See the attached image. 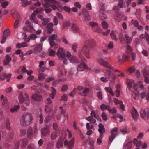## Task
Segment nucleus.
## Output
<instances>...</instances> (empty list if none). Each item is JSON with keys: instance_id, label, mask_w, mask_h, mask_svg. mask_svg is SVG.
Wrapping results in <instances>:
<instances>
[{"instance_id": "obj_62", "label": "nucleus", "mask_w": 149, "mask_h": 149, "mask_svg": "<svg viewBox=\"0 0 149 149\" xmlns=\"http://www.w3.org/2000/svg\"><path fill=\"white\" fill-rule=\"evenodd\" d=\"M97 111H92L91 113V115L95 118H97L98 115L96 114V113Z\"/></svg>"}, {"instance_id": "obj_49", "label": "nucleus", "mask_w": 149, "mask_h": 149, "mask_svg": "<svg viewBox=\"0 0 149 149\" xmlns=\"http://www.w3.org/2000/svg\"><path fill=\"white\" fill-rule=\"evenodd\" d=\"M19 108V106H16L10 109V111L12 113H14L17 111Z\"/></svg>"}, {"instance_id": "obj_41", "label": "nucleus", "mask_w": 149, "mask_h": 149, "mask_svg": "<svg viewBox=\"0 0 149 149\" xmlns=\"http://www.w3.org/2000/svg\"><path fill=\"white\" fill-rule=\"evenodd\" d=\"M54 143L53 141H49L47 145V149H50L54 146Z\"/></svg>"}, {"instance_id": "obj_51", "label": "nucleus", "mask_w": 149, "mask_h": 149, "mask_svg": "<svg viewBox=\"0 0 149 149\" xmlns=\"http://www.w3.org/2000/svg\"><path fill=\"white\" fill-rule=\"evenodd\" d=\"M45 77L43 73H40L38 75V79L39 80H41L44 79Z\"/></svg>"}, {"instance_id": "obj_7", "label": "nucleus", "mask_w": 149, "mask_h": 149, "mask_svg": "<svg viewBox=\"0 0 149 149\" xmlns=\"http://www.w3.org/2000/svg\"><path fill=\"white\" fill-rule=\"evenodd\" d=\"M40 10L38 9H36L31 14L30 19L31 21L36 24L38 23V21L36 19V15L40 12Z\"/></svg>"}, {"instance_id": "obj_11", "label": "nucleus", "mask_w": 149, "mask_h": 149, "mask_svg": "<svg viewBox=\"0 0 149 149\" xmlns=\"http://www.w3.org/2000/svg\"><path fill=\"white\" fill-rule=\"evenodd\" d=\"M98 127L99 128L98 129V131L100 134V137L102 139L103 138V134L105 132V130L103 125L101 123H100L99 124Z\"/></svg>"}, {"instance_id": "obj_26", "label": "nucleus", "mask_w": 149, "mask_h": 149, "mask_svg": "<svg viewBox=\"0 0 149 149\" xmlns=\"http://www.w3.org/2000/svg\"><path fill=\"white\" fill-rule=\"evenodd\" d=\"M53 26V24L52 23H50L48 24H47V28L49 29L48 31V33L50 34L53 31V29L52 28Z\"/></svg>"}, {"instance_id": "obj_61", "label": "nucleus", "mask_w": 149, "mask_h": 149, "mask_svg": "<svg viewBox=\"0 0 149 149\" xmlns=\"http://www.w3.org/2000/svg\"><path fill=\"white\" fill-rule=\"evenodd\" d=\"M26 132V130L25 129H21L20 130V135L22 136H24Z\"/></svg>"}, {"instance_id": "obj_52", "label": "nucleus", "mask_w": 149, "mask_h": 149, "mask_svg": "<svg viewBox=\"0 0 149 149\" xmlns=\"http://www.w3.org/2000/svg\"><path fill=\"white\" fill-rule=\"evenodd\" d=\"M91 123H88L86 124V128L87 130L92 129L93 127V125L91 124Z\"/></svg>"}, {"instance_id": "obj_4", "label": "nucleus", "mask_w": 149, "mask_h": 149, "mask_svg": "<svg viewBox=\"0 0 149 149\" xmlns=\"http://www.w3.org/2000/svg\"><path fill=\"white\" fill-rule=\"evenodd\" d=\"M56 54L59 58H66L65 50L62 47L59 48L56 53Z\"/></svg>"}, {"instance_id": "obj_50", "label": "nucleus", "mask_w": 149, "mask_h": 149, "mask_svg": "<svg viewBox=\"0 0 149 149\" xmlns=\"http://www.w3.org/2000/svg\"><path fill=\"white\" fill-rule=\"evenodd\" d=\"M70 24L69 21H67L64 23L63 25V28L64 29L65 28L68 27L70 26Z\"/></svg>"}, {"instance_id": "obj_47", "label": "nucleus", "mask_w": 149, "mask_h": 149, "mask_svg": "<svg viewBox=\"0 0 149 149\" xmlns=\"http://www.w3.org/2000/svg\"><path fill=\"white\" fill-rule=\"evenodd\" d=\"M139 93L138 91H135L134 92V94H133V96L134 97V98L137 100L139 98Z\"/></svg>"}, {"instance_id": "obj_60", "label": "nucleus", "mask_w": 149, "mask_h": 149, "mask_svg": "<svg viewBox=\"0 0 149 149\" xmlns=\"http://www.w3.org/2000/svg\"><path fill=\"white\" fill-rule=\"evenodd\" d=\"M13 131L12 130H10L8 135V138L10 139H12L13 137Z\"/></svg>"}, {"instance_id": "obj_45", "label": "nucleus", "mask_w": 149, "mask_h": 149, "mask_svg": "<svg viewBox=\"0 0 149 149\" xmlns=\"http://www.w3.org/2000/svg\"><path fill=\"white\" fill-rule=\"evenodd\" d=\"M0 3L1 4V6L3 8L6 7L9 4V3L8 1L3 2L0 1Z\"/></svg>"}, {"instance_id": "obj_29", "label": "nucleus", "mask_w": 149, "mask_h": 149, "mask_svg": "<svg viewBox=\"0 0 149 149\" xmlns=\"http://www.w3.org/2000/svg\"><path fill=\"white\" fill-rule=\"evenodd\" d=\"M27 71V70L25 67L21 66L19 68L18 72L19 74H22L26 73Z\"/></svg>"}, {"instance_id": "obj_38", "label": "nucleus", "mask_w": 149, "mask_h": 149, "mask_svg": "<svg viewBox=\"0 0 149 149\" xmlns=\"http://www.w3.org/2000/svg\"><path fill=\"white\" fill-rule=\"evenodd\" d=\"M86 119L88 121H91L90 123H95L96 122L95 119H93V117L91 116L86 118Z\"/></svg>"}, {"instance_id": "obj_55", "label": "nucleus", "mask_w": 149, "mask_h": 149, "mask_svg": "<svg viewBox=\"0 0 149 149\" xmlns=\"http://www.w3.org/2000/svg\"><path fill=\"white\" fill-rule=\"evenodd\" d=\"M6 128L9 130H10L11 128L10 126V121L8 119H6Z\"/></svg>"}, {"instance_id": "obj_23", "label": "nucleus", "mask_w": 149, "mask_h": 149, "mask_svg": "<svg viewBox=\"0 0 149 149\" xmlns=\"http://www.w3.org/2000/svg\"><path fill=\"white\" fill-rule=\"evenodd\" d=\"M72 31L75 33H78L79 32L78 26L76 24H72Z\"/></svg>"}, {"instance_id": "obj_37", "label": "nucleus", "mask_w": 149, "mask_h": 149, "mask_svg": "<svg viewBox=\"0 0 149 149\" xmlns=\"http://www.w3.org/2000/svg\"><path fill=\"white\" fill-rule=\"evenodd\" d=\"M105 89L107 92L110 93L112 96H114V93L112 89L111 88L105 87Z\"/></svg>"}, {"instance_id": "obj_54", "label": "nucleus", "mask_w": 149, "mask_h": 149, "mask_svg": "<svg viewBox=\"0 0 149 149\" xmlns=\"http://www.w3.org/2000/svg\"><path fill=\"white\" fill-rule=\"evenodd\" d=\"M120 131L121 132L122 134H124L126 133H128L127 129L126 128H123L120 130Z\"/></svg>"}, {"instance_id": "obj_58", "label": "nucleus", "mask_w": 149, "mask_h": 149, "mask_svg": "<svg viewBox=\"0 0 149 149\" xmlns=\"http://www.w3.org/2000/svg\"><path fill=\"white\" fill-rule=\"evenodd\" d=\"M78 47V45L77 43H74L72 45V48L74 52H77L76 49Z\"/></svg>"}, {"instance_id": "obj_8", "label": "nucleus", "mask_w": 149, "mask_h": 149, "mask_svg": "<svg viewBox=\"0 0 149 149\" xmlns=\"http://www.w3.org/2000/svg\"><path fill=\"white\" fill-rule=\"evenodd\" d=\"M18 98L19 100V102L20 103H23L24 102V100H25V104L26 106H29L30 104V102L29 100L25 99L23 97V93L22 92H20L19 93Z\"/></svg>"}, {"instance_id": "obj_32", "label": "nucleus", "mask_w": 149, "mask_h": 149, "mask_svg": "<svg viewBox=\"0 0 149 149\" xmlns=\"http://www.w3.org/2000/svg\"><path fill=\"white\" fill-rule=\"evenodd\" d=\"M118 37L120 43L123 45L125 44V40L123 35L121 34H120Z\"/></svg>"}, {"instance_id": "obj_12", "label": "nucleus", "mask_w": 149, "mask_h": 149, "mask_svg": "<svg viewBox=\"0 0 149 149\" xmlns=\"http://www.w3.org/2000/svg\"><path fill=\"white\" fill-rule=\"evenodd\" d=\"M31 98L34 100L40 101L42 100V95L39 93H35L33 94Z\"/></svg>"}, {"instance_id": "obj_64", "label": "nucleus", "mask_w": 149, "mask_h": 149, "mask_svg": "<svg viewBox=\"0 0 149 149\" xmlns=\"http://www.w3.org/2000/svg\"><path fill=\"white\" fill-rule=\"evenodd\" d=\"M52 117L49 115L47 116L45 119L44 121L46 123H47L50 120Z\"/></svg>"}, {"instance_id": "obj_21", "label": "nucleus", "mask_w": 149, "mask_h": 149, "mask_svg": "<svg viewBox=\"0 0 149 149\" xmlns=\"http://www.w3.org/2000/svg\"><path fill=\"white\" fill-rule=\"evenodd\" d=\"M86 68V65L84 63H83L79 65L77 68V70L79 71H81L84 70Z\"/></svg>"}, {"instance_id": "obj_40", "label": "nucleus", "mask_w": 149, "mask_h": 149, "mask_svg": "<svg viewBox=\"0 0 149 149\" xmlns=\"http://www.w3.org/2000/svg\"><path fill=\"white\" fill-rule=\"evenodd\" d=\"M10 34V31L8 29H5L4 32L3 34V37H7L9 36Z\"/></svg>"}, {"instance_id": "obj_36", "label": "nucleus", "mask_w": 149, "mask_h": 149, "mask_svg": "<svg viewBox=\"0 0 149 149\" xmlns=\"http://www.w3.org/2000/svg\"><path fill=\"white\" fill-rule=\"evenodd\" d=\"M22 3V5L23 6H25L27 5L31 4L32 3L31 1H30L28 2L27 0H21Z\"/></svg>"}, {"instance_id": "obj_17", "label": "nucleus", "mask_w": 149, "mask_h": 149, "mask_svg": "<svg viewBox=\"0 0 149 149\" xmlns=\"http://www.w3.org/2000/svg\"><path fill=\"white\" fill-rule=\"evenodd\" d=\"M49 128L48 126H47L45 127L42 128L41 130V132L42 134L44 136H45L49 132Z\"/></svg>"}, {"instance_id": "obj_56", "label": "nucleus", "mask_w": 149, "mask_h": 149, "mask_svg": "<svg viewBox=\"0 0 149 149\" xmlns=\"http://www.w3.org/2000/svg\"><path fill=\"white\" fill-rule=\"evenodd\" d=\"M39 123L41 124L43 123L44 118L43 117V116L42 114H40L39 116Z\"/></svg>"}, {"instance_id": "obj_63", "label": "nucleus", "mask_w": 149, "mask_h": 149, "mask_svg": "<svg viewBox=\"0 0 149 149\" xmlns=\"http://www.w3.org/2000/svg\"><path fill=\"white\" fill-rule=\"evenodd\" d=\"M113 102L115 103V104H121L122 103V102L121 101H119L118 99L114 98L113 100Z\"/></svg>"}, {"instance_id": "obj_59", "label": "nucleus", "mask_w": 149, "mask_h": 149, "mask_svg": "<svg viewBox=\"0 0 149 149\" xmlns=\"http://www.w3.org/2000/svg\"><path fill=\"white\" fill-rule=\"evenodd\" d=\"M124 0H119V2L118 3V6L120 8H122L123 6V1Z\"/></svg>"}, {"instance_id": "obj_53", "label": "nucleus", "mask_w": 149, "mask_h": 149, "mask_svg": "<svg viewBox=\"0 0 149 149\" xmlns=\"http://www.w3.org/2000/svg\"><path fill=\"white\" fill-rule=\"evenodd\" d=\"M109 78L111 81H115L116 77L115 75L113 73L111 75L109 76Z\"/></svg>"}, {"instance_id": "obj_2", "label": "nucleus", "mask_w": 149, "mask_h": 149, "mask_svg": "<svg viewBox=\"0 0 149 149\" xmlns=\"http://www.w3.org/2000/svg\"><path fill=\"white\" fill-rule=\"evenodd\" d=\"M118 130V129L117 127H115L111 130L110 133L111 135L109 138V144H111L115 137L118 135V134L117 132Z\"/></svg>"}, {"instance_id": "obj_1", "label": "nucleus", "mask_w": 149, "mask_h": 149, "mask_svg": "<svg viewBox=\"0 0 149 149\" xmlns=\"http://www.w3.org/2000/svg\"><path fill=\"white\" fill-rule=\"evenodd\" d=\"M33 118L32 115L29 112L24 113L21 117L20 123L23 126L26 127L32 123Z\"/></svg>"}, {"instance_id": "obj_39", "label": "nucleus", "mask_w": 149, "mask_h": 149, "mask_svg": "<svg viewBox=\"0 0 149 149\" xmlns=\"http://www.w3.org/2000/svg\"><path fill=\"white\" fill-rule=\"evenodd\" d=\"M74 139H72L69 142L68 148L70 149H72L74 145Z\"/></svg>"}, {"instance_id": "obj_34", "label": "nucleus", "mask_w": 149, "mask_h": 149, "mask_svg": "<svg viewBox=\"0 0 149 149\" xmlns=\"http://www.w3.org/2000/svg\"><path fill=\"white\" fill-rule=\"evenodd\" d=\"M33 129L31 127H29L27 132V134L28 137H31L33 134Z\"/></svg>"}, {"instance_id": "obj_13", "label": "nucleus", "mask_w": 149, "mask_h": 149, "mask_svg": "<svg viewBox=\"0 0 149 149\" xmlns=\"http://www.w3.org/2000/svg\"><path fill=\"white\" fill-rule=\"evenodd\" d=\"M42 44L37 45L33 49V52L35 54L40 53L42 51Z\"/></svg>"}, {"instance_id": "obj_27", "label": "nucleus", "mask_w": 149, "mask_h": 149, "mask_svg": "<svg viewBox=\"0 0 149 149\" xmlns=\"http://www.w3.org/2000/svg\"><path fill=\"white\" fill-rule=\"evenodd\" d=\"M39 38V36H37L36 34H31L27 38L29 40L26 41L27 42H29L30 39L32 40H35L37 38Z\"/></svg>"}, {"instance_id": "obj_31", "label": "nucleus", "mask_w": 149, "mask_h": 149, "mask_svg": "<svg viewBox=\"0 0 149 149\" xmlns=\"http://www.w3.org/2000/svg\"><path fill=\"white\" fill-rule=\"evenodd\" d=\"M142 72L144 77H149V70L145 68L142 70Z\"/></svg>"}, {"instance_id": "obj_22", "label": "nucleus", "mask_w": 149, "mask_h": 149, "mask_svg": "<svg viewBox=\"0 0 149 149\" xmlns=\"http://www.w3.org/2000/svg\"><path fill=\"white\" fill-rule=\"evenodd\" d=\"M83 16L85 19L87 21H89L91 20V17L88 14V13L86 9H85L84 10Z\"/></svg>"}, {"instance_id": "obj_43", "label": "nucleus", "mask_w": 149, "mask_h": 149, "mask_svg": "<svg viewBox=\"0 0 149 149\" xmlns=\"http://www.w3.org/2000/svg\"><path fill=\"white\" fill-rule=\"evenodd\" d=\"M2 105L6 107H8L9 106V103L6 98H4L2 103Z\"/></svg>"}, {"instance_id": "obj_28", "label": "nucleus", "mask_w": 149, "mask_h": 149, "mask_svg": "<svg viewBox=\"0 0 149 149\" xmlns=\"http://www.w3.org/2000/svg\"><path fill=\"white\" fill-rule=\"evenodd\" d=\"M99 18L101 20H104L106 19L107 17V15L104 13V12L99 13Z\"/></svg>"}, {"instance_id": "obj_9", "label": "nucleus", "mask_w": 149, "mask_h": 149, "mask_svg": "<svg viewBox=\"0 0 149 149\" xmlns=\"http://www.w3.org/2000/svg\"><path fill=\"white\" fill-rule=\"evenodd\" d=\"M46 3L44 4L43 6L45 7H48L54 4H58V2L55 0H44Z\"/></svg>"}, {"instance_id": "obj_44", "label": "nucleus", "mask_w": 149, "mask_h": 149, "mask_svg": "<svg viewBox=\"0 0 149 149\" xmlns=\"http://www.w3.org/2000/svg\"><path fill=\"white\" fill-rule=\"evenodd\" d=\"M25 24L27 25H28L27 26L28 27L30 28V29L29 31L30 32H32V30H34L33 27L31 25V24L30 23L29 21L28 20L26 21L25 23Z\"/></svg>"}, {"instance_id": "obj_46", "label": "nucleus", "mask_w": 149, "mask_h": 149, "mask_svg": "<svg viewBox=\"0 0 149 149\" xmlns=\"http://www.w3.org/2000/svg\"><path fill=\"white\" fill-rule=\"evenodd\" d=\"M101 24V26L102 27L105 29H107L109 26L107 22L104 21L102 22Z\"/></svg>"}, {"instance_id": "obj_19", "label": "nucleus", "mask_w": 149, "mask_h": 149, "mask_svg": "<svg viewBox=\"0 0 149 149\" xmlns=\"http://www.w3.org/2000/svg\"><path fill=\"white\" fill-rule=\"evenodd\" d=\"M56 147L57 148H59L63 146V138L60 137L56 142Z\"/></svg>"}, {"instance_id": "obj_5", "label": "nucleus", "mask_w": 149, "mask_h": 149, "mask_svg": "<svg viewBox=\"0 0 149 149\" xmlns=\"http://www.w3.org/2000/svg\"><path fill=\"white\" fill-rule=\"evenodd\" d=\"M99 63L101 65L107 68L110 70H113L112 67L108 62L105 61L103 59H100L98 60Z\"/></svg>"}, {"instance_id": "obj_20", "label": "nucleus", "mask_w": 149, "mask_h": 149, "mask_svg": "<svg viewBox=\"0 0 149 149\" xmlns=\"http://www.w3.org/2000/svg\"><path fill=\"white\" fill-rule=\"evenodd\" d=\"M125 42L127 44L131 43L132 41V38L130 37L127 34H125L124 35Z\"/></svg>"}, {"instance_id": "obj_35", "label": "nucleus", "mask_w": 149, "mask_h": 149, "mask_svg": "<svg viewBox=\"0 0 149 149\" xmlns=\"http://www.w3.org/2000/svg\"><path fill=\"white\" fill-rule=\"evenodd\" d=\"M99 13L104 12L105 10V8L104 4L102 3L100 5L99 8Z\"/></svg>"}, {"instance_id": "obj_14", "label": "nucleus", "mask_w": 149, "mask_h": 149, "mask_svg": "<svg viewBox=\"0 0 149 149\" xmlns=\"http://www.w3.org/2000/svg\"><path fill=\"white\" fill-rule=\"evenodd\" d=\"M85 43L89 47L91 48L94 47L96 45V43L93 40H87L85 42Z\"/></svg>"}, {"instance_id": "obj_33", "label": "nucleus", "mask_w": 149, "mask_h": 149, "mask_svg": "<svg viewBox=\"0 0 149 149\" xmlns=\"http://www.w3.org/2000/svg\"><path fill=\"white\" fill-rule=\"evenodd\" d=\"M115 31L113 30H112L111 32L110 35L112 39L116 41H117L118 40V38L116 37L115 35Z\"/></svg>"}, {"instance_id": "obj_10", "label": "nucleus", "mask_w": 149, "mask_h": 149, "mask_svg": "<svg viewBox=\"0 0 149 149\" xmlns=\"http://www.w3.org/2000/svg\"><path fill=\"white\" fill-rule=\"evenodd\" d=\"M140 113V116L142 118H144L145 117L148 118L149 117V108L141 110Z\"/></svg>"}, {"instance_id": "obj_30", "label": "nucleus", "mask_w": 149, "mask_h": 149, "mask_svg": "<svg viewBox=\"0 0 149 149\" xmlns=\"http://www.w3.org/2000/svg\"><path fill=\"white\" fill-rule=\"evenodd\" d=\"M58 136V133L56 131L52 132L51 135V139L52 140L55 139Z\"/></svg>"}, {"instance_id": "obj_48", "label": "nucleus", "mask_w": 149, "mask_h": 149, "mask_svg": "<svg viewBox=\"0 0 149 149\" xmlns=\"http://www.w3.org/2000/svg\"><path fill=\"white\" fill-rule=\"evenodd\" d=\"M131 23L133 24L135 27H137L138 26L139 22L137 20L132 19L131 21Z\"/></svg>"}, {"instance_id": "obj_57", "label": "nucleus", "mask_w": 149, "mask_h": 149, "mask_svg": "<svg viewBox=\"0 0 149 149\" xmlns=\"http://www.w3.org/2000/svg\"><path fill=\"white\" fill-rule=\"evenodd\" d=\"M97 94L98 99L100 100L102 99L103 94L100 91L98 92Z\"/></svg>"}, {"instance_id": "obj_24", "label": "nucleus", "mask_w": 149, "mask_h": 149, "mask_svg": "<svg viewBox=\"0 0 149 149\" xmlns=\"http://www.w3.org/2000/svg\"><path fill=\"white\" fill-rule=\"evenodd\" d=\"M21 147L24 148L26 147L28 143V139H23L21 140Z\"/></svg>"}, {"instance_id": "obj_15", "label": "nucleus", "mask_w": 149, "mask_h": 149, "mask_svg": "<svg viewBox=\"0 0 149 149\" xmlns=\"http://www.w3.org/2000/svg\"><path fill=\"white\" fill-rule=\"evenodd\" d=\"M90 25L94 27L93 30L95 31L100 33L101 31V30L98 27V24L95 22H91L89 23Z\"/></svg>"}, {"instance_id": "obj_16", "label": "nucleus", "mask_w": 149, "mask_h": 149, "mask_svg": "<svg viewBox=\"0 0 149 149\" xmlns=\"http://www.w3.org/2000/svg\"><path fill=\"white\" fill-rule=\"evenodd\" d=\"M131 113L133 119L135 120H137L139 115L137 111L135 108L131 111Z\"/></svg>"}, {"instance_id": "obj_6", "label": "nucleus", "mask_w": 149, "mask_h": 149, "mask_svg": "<svg viewBox=\"0 0 149 149\" xmlns=\"http://www.w3.org/2000/svg\"><path fill=\"white\" fill-rule=\"evenodd\" d=\"M88 47H89L85 43L82 48V51L87 58H90L91 57L90 56L89 50L88 49Z\"/></svg>"}, {"instance_id": "obj_18", "label": "nucleus", "mask_w": 149, "mask_h": 149, "mask_svg": "<svg viewBox=\"0 0 149 149\" xmlns=\"http://www.w3.org/2000/svg\"><path fill=\"white\" fill-rule=\"evenodd\" d=\"M138 87L141 90H142L143 88V85L141 82H139L137 84H134L133 88L135 91H137Z\"/></svg>"}, {"instance_id": "obj_42", "label": "nucleus", "mask_w": 149, "mask_h": 149, "mask_svg": "<svg viewBox=\"0 0 149 149\" xmlns=\"http://www.w3.org/2000/svg\"><path fill=\"white\" fill-rule=\"evenodd\" d=\"M58 37L57 35L52 34L51 35L49 38V40H54L57 39Z\"/></svg>"}, {"instance_id": "obj_25", "label": "nucleus", "mask_w": 149, "mask_h": 149, "mask_svg": "<svg viewBox=\"0 0 149 149\" xmlns=\"http://www.w3.org/2000/svg\"><path fill=\"white\" fill-rule=\"evenodd\" d=\"M41 20L42 22V24L43 26H45L48 23L50 20V19L48 18H42Z\"/></svg>"}, {"instance_id": "obj_3", "label": "nucleus", "mask_w": 149, "mask_h": 149, "mask_svg": "<svg viewBox=\"0 0 149 149\" xmlns=\"http://www.w3.org/2000/svg\"><path fill=\"white\" fill-rule=\"evenodd\" d=\"M66 56L69 58V60L70 62L77 63H79V61L78 59L75 56L72 55L69 52H67Z\"/></svg>"}]
</instances>
